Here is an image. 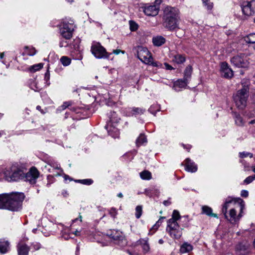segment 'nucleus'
Returning <instances> with one entry per match:
<instances>
[{
  "label": "nucleus",
  "instance_id": "f257e3e1",
  "mask_svg": "<svg viewBox=\"0 0 255 255\" xmlns=\"http://www.w3.org/2000/svg\"><path fill=\"white\" fill-rule=\"evenodd\" d=\"M24 197L23 193L19 192L0 194V209L17 211L21 208Z\"/></svg>",
  "mask_w": 255,
  "mask_h": 255
},
{
  "label": "nucleus",
  "instance_id": "f03ea898",
  "mask_svg": "<svg viewBox=\"0 0 255 255\" xmlns=\"http://www.w3.org/2000/svg\"><path fill=\"white\" fill-rule=\"evenodd\" d=\"M4 178L8 181H17L24 179V172L18 167L13 165L3 171Z\"/></svg>",
  "mask_w": 255,
  "mask_h": 255
},
{
  "label": "nucleus",
  "instance_id": "7ed1b4c3",
  "mask_svg": "<svg viewBox=\"0 0 255 255\" xmlns=\"http://www.w3.org/2000/svg\"><path fill=\"white\" fill-rule=\"evenodd\" d=\"M137 55L138 59L142 62L154 67L158 66L157 62H153V58L151 53L146 48L138 46L137 49Z\"/></svg>",
  "mask_w": 255,
  "mask_h": 255
},
{
  "label": "nucleus",
  "instance_id": "20e7f679",
  "mask_svg": "<svg viewBox=\"0 0 255 255\" xmlns=\"http://www.w3.org/2000/svg\"><path fill=\"white\" fill-rule=\"evenodd\" d=\"M249 92L246 90L240 89L237 91L236 95L233 96V98L238 108L243 109L246 107Z\"/></svg>",
  "mask_w": 255,
  "mask_h": 255
},
{
  "label": "nucleus",
  "instance_id": "39448f33",
  "mask_svg": "<svg viewBox=\"0 0 255 255\" xmlns=\"http://www.w3.org/2000/svg\"><path fill=\"white\" fill-rule=\"evenodd\" d=\"M231 63L238 68H246L248 66L249 62L247 57L244 54H240L233 56L231 58Z\"/></svg>",
  "mask_w": 255,
  "mask_h": 255
},
{
  "label": "nucleus",
  "instance_id": "423d86ee",
  "mask_svg": "<svg viewBox=\"0 0 255 255\" xmlns=\"http://www.w3.org/2000/svg\"><path fill=\"white\" fill-rule=\"evenodd\" d=\"M91 52L97 58H108L110 54L106 51L105 48L99 43H97L91 46Z\"/></svg>",
  "mask_w": 255,
  "mask_h": 255
},
{
  "label": "nucleus",
  "instance_id": "0eeeda50",
  "mask_svg": "<svg viewBox=\"0 0 255 255\" xmlns=\"http://www.w3.org/2000/svg\"><path fill=\"white\" fill-rule=\"evenodd\" d=\"M233 202H234L235 204L238 203L240 205V210H241V212L243 210V209L245 208L244 201L241 198H232L231 197H228L226 199L224 205L223 206V208H222V213H223L225 217L227 219L228 218L227 216V209L228 208V205L229 204L232 203Z\"/></svg>",
  "mask_w": 255,
  "mask_h": 255
},
{
  "label": "nucleus",
  "instance_id": "6e6552de",
  "mask_svg": "<svg viewBox=\"0 0 255 255\" xmlns=\"http://www.w3.org/2000/svg\"><path fill=\"white\" fill-rule=\"evenodd\" d=\"M39 173L35 167H32L29 171L25 174L24 173V179L25 181H28L31 184L36 183L37 179L38 178Z\"/></svg>",
  "mask_w": 255,
  "mask_h": 255
},
{
  "label": "nucleus",
  "instance_id": "1a4fd4ad",
  "mask_svg": "<svg viewBox=\"0 0 255 255\" xmlns=\"http://www.w3.org/2000/svg\"><path fill=\"white\" fill-rule=\"evenodd\" d=\"M111 238L115 241V243L121 247H125L127 244V241L125 237L121 233L118 231H113L111 234H108Z\"/></svg>",
  "mask_w": 255,
  "mask_h": 255
},
{
  "label": "nucleus",
  "instance_id": "9d476101",
  "mask_svg": "<svg viewBox=\"0 0 255 255\" xmlns=\"http://www.w3.org/2000/svg\"><path fill=\"white\" fill-rule=\"evenodd\" d=\"M179 18H163V26L170 31L178 28Z\"/></svg>",
  "mask_w": 255,
  "mask_h": 255
},
{
  "label": "nucleus",
  "instance_id": "9b49d317",
  "mask_svg": "<svg viewBox=\"0 0 255 255\" xmlns=\"http://www.w3.org/2000/svg\"><path fill=\"white\" fill-rule=\"evenodd\" d=\"M179 11L171 6H167L163 11V18H179Z\"/></svg>",
  "mask_w": 255,
  "mask_h": 255
},
{
  "label": "nucleus",
  "instance_id": "f8f14e48",
  "mask_svg": "<svg viewBox=\"0 0 255 255\" xmlns=\"http://www.w3.org/2000/svg\"><path fill=\"white\" fill-rule=\"evenodd\" d=\"M143 11L147 16H155L157 15L159 12V8L156 5H149L146 4L143 7Z\"/></svg>",
  "mask_w": 255,
  "mask_h": 255
},
{
  "label": "nucleus",
  "instance_id": "ddd939ff",
  "mask_svg": "<svg viewBox=\"0 0 255 255\" xmlns=\"http://www.w3.org/2000/svg\"><path fill=\"white\" fill-rule=\"evenodd\" d=\"M221 72L223 77L226 78H231L233 76V71L230 68L227 63L222 62L221 65Z\"/></svg>",
  "mask_w": 255,
  "mask_h": 255
},
{
  "label": "nucleus",
  "instance_id": "4468645a",
  "mask_svg": "<svg viewBox=\"0 0 255 255\" xmlns=\"http://www.w3.org/2000/svg\"><path fill=\"white\" fill-rule=\"evenodd\" d=\"M75 25L73 23H65V39H70L74 31Z\"/></svg>",
  "mask_w": 255,
  "mask_h": 255
},
{
  "label": "nucleus",
  "instance_id": "2eb2a0df",
  "mask_svg": "<svg viewBox=\"0 0 255 255\" xmlns=\"http://www.w3.org/2000/svg\"><path fill=\"white\" fill-rule=\"evenodd\" d=\"M49 165L51 168H48V170L49 172L53 173V176H59L62 174L63 170L57 163H51Z\"/></svg>",
  "mask_w": 255,
  "mask_h": 255
},
{
  "label": "nucleus",
  "instance_id": "dca6fc26",
  "mask_svg": "<svg viewBox=\"0 0 255 255\" xmlns=\"http://www.w3.org/2000/svg\"><path fill=\"white\" fill-rule=\"evenodd\" d=\"M148 239H140L136 242V245H140L144 254L147 253L150 251V247L148 244Z\"/></svg>",
  "mask_w": 255,
  "mask_h": 255
},
{
  "label": "nucleus",
  "instance_id": "f3484780",
  "mask_svg": "<svg viewBox=\"0 0 255 255\" xmlns=\"http://www.w3.org/2000/svg\"><path fill=\"white\" fill-rule=\"evenodd\" d=\"M236 250L238 255H245L249 253V245L248 244L240 243L237 245Z\"/></svg>",
  "mask_w": 255,
  "mask_h": 255
},
{
  "label": "nucleus",
  "instance_id": "a211bd4d",
  "mask_svg": "<svg viewBox=\"0 0 255 255\" xmlns=\"http://www.w3.org/2000/svg\"><path fill=\"white\" fill-rule=\"evenodd\" d=\"M17 250L18 255H28L29 248L24 243L20 242L17 246Z\"/></svg>",
  "mask_w": 255,
  "mask_h": 255
},
{
  "label": "nucleus",
  "instance_id": "6ab92c4d",
  "mask_svg": "<svg viewBox=\"0 0 255 255\" xmlns=\"http://www.w3.org/2000/svg\"><path fill=\"white\" fill-rule=\"evenodd\" d=\"M188 81L184 78L178 79L174 83V88L175 90H179L181 88H185L187 86Z\"/></svg>",
  "mask_w": 255,
  "mask_h": 255
},
{
  "label": "nucleus",
  "instance_id": "aec40b11",
  "mask_svg": "<svg viewBox=\"0 0 255 255\" xmlns=\"http://www.w3.org/2000/svg\"><path fill=\"white\" fill-rule=\"evenodd\" d=\"M185 169L187 171L191 172H195L197 170V166L194 162H191L189 158L185 160Z\"/></svg>",
  "mask_w": 255,
  "mask_h": 255
},
{
  "label": "nucleus",
  "instance_id": "412c9836",
  "mask_svg": "<svg viewBox=\"0 0 255 255\" xmlns=\"http://www.w3.org/2000/svg\"><path fill=\"white\" fill-rule=\"evenodd\" d=\"M9 242L5 239H0V253L1 254L6 253L9 248Z\"/></svg>",
  "mask_w": 255,
  "mask_h": 255
},
{
  "label": "nucleus",
  "instance_id": "4be33fe9",
  "mask_svg": "<svg viewBox=\"0 0 255 255\" xmlns=\"http://www.w3.org/2000/svg\"><path fill=\"white\" fill-rule=\"evenodd\" d=\"M243 12L247 15H251L255 14L253 10L252 9V6L251 4V2H248L247 4L244 5L242 7Z\"/></svg>",
  "mask_w": 255,
  "mask_h": 255
},
{
  "label": "nucleus",
  "instance_id": "5701e85b",
  "mask_svg": "<svg viewBox=\"0 0 255 255\" xmlns=\"http://www.w3.org/2000/svg\"><path fill=\"white\" fill-rule=\"evenodd\" d=\"M193 246L187 243H184L180 247V252L182 254L187 253L193 250Z\"/></svg>",
  "mask_w": 255,
  "mask_h": 255
},
{
  "label": "nucleus",
  "instance_id": "b1692460",
  "mask_svg": "<svg viewBox=\"0 0 255 255\" xmlns=\"http://www.w3.org/2000/svg\"><path fill=\"white\" fill-rule=\"evenodd\" d=\"M243 211L241 212V210L240 211V214L238 215V216H237V212L234 209H232L230 210V222L234 221L236 222L237 221L239 220L240 218L242 217V213Z\"/></svg>",
  "mask_w": 255,
  "mask_h": 255
},
{
  "label": "nucleus",
  "instance_id": "393cba45",
  "mask_svg": "<svg viewBox=\"0 0 255 255\" xmlns=\"http://www.w3.org/2000/svg\"><path fill=\"white\" fill-rule=\"evenodd\" d=\"M202 210L203 214H205L210 217L218 218V216L216 214L213 213L211 208L207 206H203L202 208Z\"/></svg>",
  "mask_w": 255,
  "mask_h": 255
},
{
  "label": "nucleus",
  "instance_id": "a878e982",
  "mask_svg": "<svg viewBox=\"0 0 255 255\" xmlns=\"http://www.w3.org/2000/svg\"><path fill=\"white\" fill-rule=\"evenodd\" d=\"M152 42L155 46H160L165 42V39L162 36H158L152 38Z\"/></svg>",
  "mask_w": 255,
  "mask_h": 255
},
{
  "label": "nucleus",
  "instance_id": "bb28decb",
  "mask_svg": "<svg viewBox=\"0 0 255 255\" xmlns=\"http://www.w3.org/2000/svg\"><path fill=\"white\" fill-rule=\"evenodd\" d=\"M167 230H173L175 229L180 228L177 222L173 221L172 219H169L167 222Z\"/></svg>",
  "mask_w": 255,
  "mask_h": 255
},
{
  "label": "nucleus",
  "instance_id": "cd10ccee",
  "mask_svg": "<svg viewBox=\"0 0 255 255\" xmlns=\"http://www.w3.org/2000/svg\"><path fill=\"white\" fill-rule=\"evenodd\" d=\"M182 229H175L173 230L168 231L170 234L171 237L174 238L175 239H179L182 235Z\"/></svg>",
  "mask_w": 255,
  "mask_h": 255
},
{
  "label": "nucleus",
  "instance_id": "c85d7f7f",
  "mask_svg": "<svg viewBox=\"0 0 255 255\" xmlns=\"http://www.w3.org/2000/svg\"><path fill=\"white\" fill-rule=\"evenodd\" d=\"M43 67V64L40 63L33 65L29 67L27 69L28 71L31 73H34L42 69Z\"/></svg>",
  "mask_w": 255,
  "mask_h": 255
},
{
  "label": "nucleus",
  "instance_id": "c756f323",
  "mask_svg": "<svg viewBox=\"0 0 255 255\" xmlns=\"http://www.w3.org/2000/svg\"><path fill=\"white\" fill-rule=\"evenodd\" d=\"M30 86L31 88L35 91H39L43 88L42 85L39 83L38 81L36 80L31 83Z\"/></svg>",
  "mask_w": 255,
  "mask_h": 255
},
{
  "label": "nucleus",
  "instance_id": "7c9ffc66",
  "mask_svg": "<svg viewBox=\"0 0 255 255\" xmlns=\"http://www.w3.org/2000/svg\"><path fill=\"white\" fill-rule=\"evenodd\" d=\"M192 72V68L191 66L188 65V66L186 67V68H185V69L184 70V76L183 78H184L185 79H186L188 81V79H190L191 76Z\"/></svg>",
  "mask_w": 255,
  "mask_h": 255
},
{
  "label": "nucleus",
  "instance_id": "2f4dec72",
  "mask_svg": "<svg viewBox=\"0 0 255 255\" xmlns=\"http://www.w3.org/2000/svg\"><path fill=\"white\" fill-rule=\"evenodd\" d=\"M147 139L144 134H140L136 140V144L137 146H139L143 143L146 142Z\"/></svg>",
  "mask_w": 255,
  "mask_h": 255
},
{
  "label": "nucleus",
  "instance_id": "473e14b6",
  "mask_svg": "<svg viewBox=\"0 0 255 255\" xmlns=\"http://www.w3.org/2000/svg\"><path fill=\"white\" fill-rule=\"evenodd\" d=\"M140 177L143 180H149L151 178V174L148 170H144L140 173Z\"/></svg>",
  "mask_w": 255,
  "mask_h": 255
},
{
  "label": "nucleus",
  "instance_id": "72a5a7b5",
  "mask_svg": "<svg viewBox=\"0 0 255 255\" xmlns=\"http://www.w3.org/2000/svg\"><path fill=\"white\" fill-rule=\"evenodd\" d=\"M245 40L248 43H255V33H253L245 37Z\"/></svg>",
  "mask_w": 255,
  "mask_h": 255
},
{
  "label": "nucleus",
  "instance_id": "f704fd0d",
  "mask_svg": "<svg viewBox=\"0 0 255 255\" xmlns=\"http://www.w3.org/2000/svg\"><path fill=\"white\" fill-rule=\"evenodd\" d=\"M173 60L177 64H181L185 62V57L182 55L177 54L174 56Z\"/></svg>",
  "mask_w": 255,
  "mask_h": 255
},
{
  "label": "nucleus",
  "instance_id": "c9c22d12",
  "mask_svg": "<svg viewBox=\"0 0 255 255\" xmlns=\"http://www.w3.org/2000/svg\"><path fill=\"white\" fill-rule=\"evenodd\" d=\"M235 123L238 126L242 127L244 125L243 119L239 114H235Z\"/></svg>",
  "mask_w": 255,
  "mask_h": 255
},
{
  "label": "nucleus",
  "instance_id": "e433bc0d",
  "mask_svg": "<svg viewBox=\"0 0 255 255\" xmlns=\"http://www.w3.org/2000/svg\"><path fill=\"white\" fill-rule=\"evenodd\" d=\"M145 110L139 108H135L133 107L131 109V115H141L143 114Z\"/></svg>",
  "mask_w": 255,
  "mask_h": 255
},
{
  "label": "nucleus",
  "instance_id": "4c0bfd02",
  "mask_svg": "<svg viewBox=\"0 0 255 255\" xmlns=\"http://www.w3.org/2000/svg\"><path fill=\"white\" fill-rule=\"evenodd\" d=\"M241 84L242 85V88L241 89H245L249 92V85L250 84V82L248 79H244L242 80Z\"/></svg>",
  "mask_w": 255,
  "mask_h": 255
},
{
  "label": "nucleus",
  "instance_id": "58836bf2",
  "mask_svg": "<svg viewBox=\"0 0 255 255\" xmlns=\"http://www.w3.org/2000/svg\"><path fill=\"white\" fill-rule=\"evenodd\" d=\"M25 53L29 56H33L36 54V51L33 47L26 46L25 47Z\"/></svg>",
  "mask_w": 255,
  "mask_h": 255
},
{
  "label": "nucleus",
  "instance_id": "ea45409f",
  "mask_svg": "<svg viewBox=\"0 0 255 255\" xmlns=\"http://www.w3.org/2000/svg\"><path fill=\"white\" fill-rule=\"evenodd\" d=\"M129 29L131 31H136L138 27V24L133 20H130L129 21Z\"/></svg>",
  "mask_w": 255,
  "mask_h": 255
},
{
  "label": "nucleus",
  "instance_id": "a19ab883",
  "mask_svg": "<svg viewBox=\"0 0 255 255\" xmlns=\"http://www.w3.org/2000/svg\"><path fill=\"white\" fill-rule=\"evenodd\" d=\"M142 210L141 206H137L135 208L136 218L139 219L142 215Z\"/></svg>",
  "mask_w": 255,
  "mask_h": 255
},
{
  "label": "nucleus",
  "instance_id": "79ce46f5",
  "mask_svg": "<svg viewBox=\"0 0 255 255\" xmlns=\"http://www.w3.org/2000/svg\"><path fill=\"white\" fill-rule=\"evenodd\" d=\"M180 218V215L179 213L176 210H174L172 215V218L170 219H172L173 221L177 222Z\"/></svg>",
  "mask_w": 255,
  "mask_h": 255
},
{
  "label": "nucleus",
  "instance_id": "37998d69",
  "mask_svg": "<svg viewBox=\"0 0 255 255\" xmlns=\"http://www.w3.org/2000/svg\"><path fill=\"white\" fill-rule=\"evenodd\" d=\"M77 181L85 185H91L93 182L91 179L78 180Z\"/></svg>",
  "mask_w": 255,
  "mask_h": 255
},
{
  "label": "nucleus",
  "instance_id": "c03bdc74",
  "mask_svg": "<svg viewBox=\"0 0 255 255\" xmlns=\"http://www.w3.org/2000/svg\"><path fill=\"white\" fill-rule=\"evenodd\" d=\"M70 104H69L68 102H65V110H66V114H67L68 113V110L72 111L73 112H75L76 111V108L75 107H72L71 108H69V106H70Z\"/></svg>",
  "mask_w": 255,
  "mask_h": 255
},
{
  "label": "nucleus",
  "instance_id": "a18cd8bd",
  "mask_svg": "<svg viewBox=\"0 0 255 255\" xmlns=\"http://www.w3.org/2000/svg\"><path fill=\"white\" fill-rule=\"evenodd\" d=\"M255 180V174L253 176H250L247 177L244 181L246 184H249Z\"/></svg>",
  "mask_w": 255,
  "mask_h": 255
},
{
  "label": "nucleus",
  "instance_id": "49530a36",
  "mask_svg": "<svg viewBox=\"0 0 255 255\" xmlns=\"http://www.w3.org/2000/svg\"><path fill=\"white\" fill-rule=\"evenodd\" d=\"M204 4L207 6V7L208 9H211L213 6V2H211L209 0H202Z\"/></svg>",
  "mask_w": 255,
  "mask_h": 255
},
{
  "label": "nucleus",
  "instance_id": "de8ad7c7",
  "mask_svg": "<svg viewBox=\"0 0 255 255\" xmlns=\"http://www.w3.org/2000/svg\"><path fill=\"white\" fill-rule=\"evenodd\" d=\"M248 156H249L251 158H252L253 157V154L250 152H243L240 153V157L241 158H245Z\"/></svg>",
  "mask_w": 255,
  "mask_h": 255
},
{
  "label": "nucleus",
  "instance_id": "09e8293b",
  "mask_svg": "<svg viewBox=\"0 0 255 255\" xmlns=\"http://www.w3.org/2000/svg\"><path fill=\"white\" fill-rule=\"evenodd\" d=\"M45 80L46 81V86H49L50 83L48 82L50 79V73L47 70V72L45 74Z\"/></svg>",
  "mask_w": 255,
  "mask_h": 255
},
{
  "label": "nucleus",
  "instance_id": "8fccbe9b",
  "mask_svg": "<svg viewBox=\"0 0 255 255\" xmlns=\"http://www.w3.org/2000/svg\"><path fill=\"white\" fill-rule=\"evenodd\" d=\"M109 213H110V214L111 215V216L114 218L116 217V216L117 214V211L116 209L115 208L111 209Z\"/></svg>",
  "mask_w": 255,
  "mask_h": 255
},
{
  "label": "nucleus",
  "instance_id": "3c124183",
  "mask_svg": "<svg viewBox=\"0 0 255 255\" xmlns=\"http://www.w3.org/2000/svg\"><path fill=\"white\" fill-rule=\"evenodd\" d=\"M32 248L34 251H37L41 248L40 245L38 243H34L31 245Z\"/></svg>",
  "mask_w": 255,
  "mask_h": 255
},
{
  "label": "nucleus",
  "instance_id": "603ef678",
  "mask_svg": "<svg viewBox=\"0 0 255 255\" xmlns=\"http://www.w3.org/2000/svg\"><path fill=\"white\" fill-rule=\"evenodd\" d=\"M71 60L68 57L65 56V66L69 65L71 63Z\"/></svg>",
  "mask_w": 255,
  "mask_h": 255
},
{
  "label": "nucleus",
  "instance_id": "864d4df0",
  "mask_svg": "<svg viewBox=\"0 0 255 255\" xmlns=\"http://www.w3.org/2000/svg\"><path fill=\"white\" fill-rule=\"evenodd\" d=\"M241 196L243 197H247L249 195V193L247 190H243L241 191Z\"/></svg>",
  "mask_w": 255,
  "mask_h": 255
},
{
  "label": "nucleus",
  "instance_id": "5fc2aeb1",
  "mask_svg": "<svg viewBox=\"0 0 255 255\" xmlns=\"http://www.w3.org/2000/svg\"><path fill=\"white\" fill-rule=\"evenodd\" d=\"M120 52H122L123 53H125V51H122L120 49H116V50H114L113 51V53L117 55V54H119Z\"/></svg>",
  "mask_w": 255,
  "mask_h": 255
},
{
  "label": "nucleus",
  "instance_id": "6e6d98bb",
  "mask_svg": "<svg viewBox=\"0 0 255 255\" xmlns=\"http://www.w3.org/2000/svg\"><path fill=\"white\" fill-rule=\"evenodd\" d=\"M164 65H165V68H166V69L167 70H172V69H173V68L171 65H170L169 64H168L167 63H164Z\"/></svg>",
  "mask_w": 255,
  "mask_h": 255
},
{
  "label": "nucleus",
  "instance_id": "4d7b16f0",
  "mask_svg": "<svg viewBox=\"0 0 255 255\" xmlns=\"http://www.w3.org/2000/svg\"><path fill=\"white\" fill-rule=\"evenodd\" d=\"M251 5L252 6V9L254 13L255 14V0H253L251 2Z\"/></svg>",
  "mask_w": 255,
  "mask_h": 255
},
{
  "label": "nucleus",
  "instance_id": "13d9d810",
  "mask_svg": "<svg viewBox=\"0 0 255 255\" xmlns=\"http://www.w3.org/2000/svg\"><path fill=\"white\" fill-rule=\"evenodd\" d=\"M112 116H113V115ZM120 120V119L115 120V119L114 118V117H112L111 118V122L112 123H118V122H119V120Z\"/></svg>",
  "mask_w": 255,
  "mask_h": 255
},
{
  "label": "nucleus",
  "instance_id": "bf43d9fd",
  "mask_svg": "<svg viewBox=\"0 0 255 255\" xmlns=\"http://www.w3.org/2000/svg\"><path fill=\"white\" fill-rule=\"evenodd\" d=\"M36 109L38 110V111H40V112L42 114H44L45 113V112H44L42 109H41V108L40 106H37L36 107Z\"/></svg>",
  "mask_w": 255,
  "mask_h": 255
},
{
  "label": "nucleus",
  "instance_id": "052dcab7",
  "mask_svg": "<svg viewBox=\"0 0 255 255\" xmlns=\"http://www.w3.org/2000/svg\"><path fill=\"white\" fill-rule=\"evenodd\" d=\"M171 204V202L168 200H166L163 202V204L165 206H168Z\"/></svg>",
  "mask_w": 255,
  "mask_h": 255
},
{
  "label": "nucleus",
  "instance_id": "680f3d73",
  "mask_svg": "<svg viewBox=\"0 0 255 255\" xmlns=\"http://www.w3.org/2000/svg\"><path fill=\"white\" fill-rule=\"evenodd\" d=\"M161 2V0H155V3L157 4H159Z\"/></svg>",
  "mask_w": 255,
  "mask_h": 255
},
{
  "label": "nucleus",
  "instance_id": "e2e57ef3",
  "mask_svg": "<svg viewBox=\"0 0 255 255\" xmlns=\"http://www.w3.org/2000/svg\"><path fill=\"white\" fill-rule=\"evenodd\" d=\"M60 61L61 63L64 65V56H62L60 58Z\"/></svg>",
  "mask_w": 255,
  "mask_h": 255
},
{
  "label": "nucleus",
  "instance_id": "0e129e2a",
  "mask_svg": "<svg viewBox=\"0 0 255 255\" xmlns=\"http://www.w3.org/2000/svg\"><path fill=\"white\" fill-rule=\"evenodd\" d=\"M183 32H182L181 33H178V34H177V36L178 37H181L183 36Z\"/></svg>",
  "mask_w": 255,
  "mask_h": 255
},
{
  "label": "nucleus",
  "instance_id": "69168bd1",
  "mask_svg": "<svg viewBox=\"0 0 255 255\" xmlns=\"http://www.w3.org/2000/svg\"><path fill=\"white\" fill-rule=\"evenodd\" d=\"M250 124H255V120H252L249 122Z\"/></svg>",
  "mask_w": 255,
  "mask_h": 255
},
{
  "label": "nucleus",
  "instance_id": "338daca9",
  "mask_svg": "<svg viewBox=\"0 0 255 255\" xmlns=\"http://www.w3.org/2000/svg\"><path fill=\"white\" fill-rule=\"evenodd\" d=\"M3 56H4L3 53H0V58L1 59H2L3 58Z\"/></svg>",
  "mask_w": 255,
  "mask_h": 255
},
{
  "label": "nucleus",
  "instance_id": "774afa93",
  "mask_svg": "<svg viewBox=\"0 0 255 255\" xmlns=\"http://www.w3.org/2000/svg\"><path fill=\"white\" fill-rule=\"evenodd\" d=\"M160 244H162L163 243V240L162 239H160L158 241Z\"/></svg>",
  "mask_w": 255,
  "mask_h": 255
}]
</instances>
